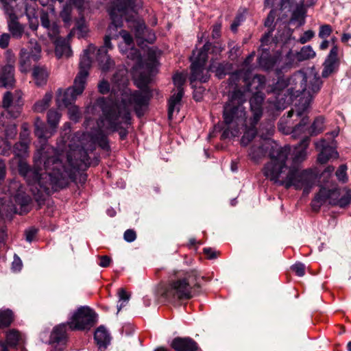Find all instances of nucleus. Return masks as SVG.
Masks as SVG:
<instances>
[{
    "mask_svg": "<svg viewBox=\"0 0 351 351\" xmlns=\"http://www.w3.org/2000/svg\"><path fill=\"white\" fill-rule=\"evenodd\" d=\"M62 154L49 145H44L38 149L34 155V162L37 166L43 164L44 170L30 168L28 164L20 159L19 173L24 177L32 193L41 197L43 193L49 194L64 188L70 180L75 178L76 172L85 170L90 165V157L87 151L80 148L67 154V166L63 163Z\"/></svg>",
    "mask_w": 351,
    "mask_h": 351,
    "instance_id": "obj_1",
    "label": "nucleus"
},
{
    "mask_svg": "<svg viewBox=\"0 0 351 351\" xmlns=\"http://www.w3.org/2000/svg\"><path fill=\"white\" fill-rule=\"evenodd\" d=\"M289 150L280 149L271 153L272 162L265 167V176L271 181L286 189L293 186L295 189H303L308 194L314 186L317 176L311 169L300 170L299 167L286 165Z\"/></svg>",
    "mask_w": 351,
    "mask_h": 351,
    "instance_id": "obj_2",
    "label": "nucleus"
},
{
    "mask_svg": "<svg viewBox=\"0 0 351 351\" xmlns=\"http://www.w3.org/2000/svg\"><path fill=\"white\" fill-rule=\"evenodd\" d=\"M156 62L154 59H150L146 62L145 66L147 73H141L139 75V82L137 86L141 90H131L130 89H123L121 93L120 99L113 101L112 99L106 98L110 102V108L117 112L126 109L130 112L129 107H132L138 117H143L149 106L152 94L147 88L150 82L151 75L154 72Z\"/></svg>",
    "mask_w": 351,
    "mask_h": 351,
    "instance_id": "obj_3",
    "label": "nucleus"
},
{
    "mask_svg": "<svg viewBox=\"0 0 351 351\" xmlns=\"http://www.w3.org/2000/svg\"><path fill=\"white\" fill-rule=\"evenodd\" d=\"M291 82L295 83V94L300 97L295 108L287 112L288 118L292 117L295 111L298 116H302L310 110L314 97L323 85L320 76L313 71H297L291 76Z\"/></svg>",
    "mask_w": 351,
    "mask_h": 351,
    "instance_id": "obj_4",
    "label": "nucleus"
},
{
    "mask_svg": "<svg viewBox=\"0 0 351 351\" xmlns=\"http://www.w3.org/2000/svg\"><path fill=\"white\" fill-rule=\"evenodd\" d=\"M243 97L240 91H235L223 106V117L227 128L221 134L222 140L237 136L245 125L246 112L243 106Z\"/></svg>",
    "mask_w": 351,
    "mask_h": 351,
    "instance_id": "obj_5",
    "label": "nucleus"
},
{
    "mask_svg": "<svg viewBox=\"0 0 351 351\" xmlns=\"http://www.w3.org/2000/svg\"><path fill=\"white\" fill-rule=\"evenodd\" d=\"M95 108L102 111V116L98 119L99 125L105 128L106 130L119 132L121 140L128 135L127 130L123 127L131 124V113L126 109L117 112L110 108V102L106 97H99L95 104Z\"/></svg>",
    "mask_w": 351,
    "mask_h": 351,
    "instance_id": "obj_6",
    "label": "nucleus"
},
{
    "mask_svg": "<svg viewBox=\"0 0 351 351\" xmlns=\"http://www.w3.org/2000/svg\"><path fill=\"white\" fill-rule=\"evenodd\" d=\"M197 278V271L194 270L186 272L183 276H178L166 287L163 295L171 302L191 298L192 289L199 287Z\"/></svg>",
    "mask_w": 351,
    "mask_h": 351,
    "instance_id": "obj_7",
    "label": "nucleus"
},
{
    "mask_svg": "<svg viewBox=\"0 0 351 351\" xmlns=\"http://www.w3.org/2000/svg\"><path fill=\"white\" fill-rule=\"evenodd\" d=\"M267 92L274 95V99H268L271 110H283L293 101V98L298 97L295 83L291 82V77H279L276 83L267 87Z\"/></svg>",
    "mask_w": 351,
    "mask_h": 351,
    "instance_id": "obj_8",
    "label": "nucleus"
},
{
    "mask_svg": "<svg viewBox=\"0 0 351 351\" xmlns=\"http://www.w3.org/2000/svg\"><path fill=\"white\" fill-rule=\"evenodd\" d=\"M141 5H135L134 0H117L109 11L112 20L108 28L107 36L117 39L120 36L118 28L123 26V18L130 12L136 13Z\"/></svg>",
    "mask_w": 351,
    "mask_h": 351,
    "instance_id": "obj_9",
    "label": "nucleus"
},
{
    "mask_svg": "<svg viewBox=\"0 0 351 351\" xmlns=\"http://www.w3.org/2000/svg\"><path fill=\"white\" fill-rule=\"evenodd\" d=\"M280 149H288L289 154L290 153V147L288 146L282 147L276 144H274L269 139L259 138L258 139H255L252 143V145L249 148L248 156L251 160L254 161V162H258L261 160L265 157L267 153L269 154L270 161L265 165L263 169V174L265 175L266 166L268 164L272 162L273 159H276L275 158H272L271 153L275 151H278Z\"/></svg>",
    "mask_w": 351,
    "mask_h": 351,
    "instance_id": "obj_10",
    "label": "nucleus"
},
{
    "mask_svg": "<svg viewBox=\"0 0 351 351\" xmlns=\"http://www.w3.org/2000/svg\"><path fill=\"white\" fill-rule=\"evenodd\" d=\"M208 47L209 44L204 45L200 49L193 51V56L191 57L192 62L191 65V84H193L195 81L204 83L209 79L210 75L208 72L210 71L204 68V65L207 61L204 51L206 50Z\"/></svg>",
    "mask_w": 351,
    "mask_h": 351,
    "instance_id": "obj_11",
    "label": "nucleus"
},
{
    "mask_svg": "<svg viewBox=\"0 0 351 351\" xmlns=\"http://www.w3.org/2000/svg\"><path fill=\"white\" fill-rule=\"evenodd\" d=\"M208 47L209 44L204 45L200 49L193 51V56L191 57L192 62L191 65V84H193L195 81L204 83L209 79L210 75L208 72L210 71L204 68V65L207 61L204 51L206 50Z\"/></svg>",
    "mask_w": 351,
    "mask_h": 351,
    "instance_id": "obj_12",
    "label": "nucleus"
},
{
    "mask_svg": "<svg viewBox=\"0 0 351 351\" xmlns=\"http://www.w3.org/2000/svg\"><path fill=\"white\" fill-rule=\"evenodd\" d=\"M96 322V314L88 306H80L67 322L71 330L89 329Z\"/></svg>",
    "mask_w": 351,
    "mask_h": 351,
    "instance_id": "obj_13",
    "label": "nucleus"
},
{
    "mask_svg": "<svg viewBox=\"0 0 351 351\" xmlns=\"http://www.w3.org/2000/svg\"><path fill=\"white\" fill-rule=\"evenodd\" d=\"M41 57V47L36 40H31L27 48H22L19 53V68L23 73L29 71L32 64Z\"/></svg>",
    "mask_w": 351,
    "mask_h": 351,
    "instance_id": "obj_14",
    "label": "nucleus"
},
{
    "mask_svg": "<svg viewBox=\"0 0 351 351\" xmlns=\"http://www.w3.org/2000/svg\"><path fill=\"white\" fill-rule=\"evenodd\" d=\"M86 83L75 78L73 86L66 90L59 88L57 92L56 101L59 107H68L72 105L77 97L82 94L85 88Z\"/></svg>",
    "mask_w": 351,
    "mask_h": 351,
    "instance_id": "obj_15",
    "label": "nucleus"
},
{
    "mask_svg": "<svg viewBox=\"0 0 351 351\" xmlns=\"http://www.w3.org/2000/svg\"><path fill=\"white\" fill-rule=\"evenodd\" d=\"M125 20L130 23L129 27L134 31L138 45L143 44L144 41L152 43L155 40V34L147 27L143 20L136 18L133 15H127Z\"/></svg>",
    "mask_w": 351,
    "mask_h": 351,
    "instance_id": "obj_16",
    "label": "nucleus"
},
{
    "mask_svg": "<svg viewBox=\"0 0 351 351\" xmlns=\"http://www.w3.org/2000/svg\"><path fill=\"white\" fill-rule=\"evenodd\" d=\"M339 197V189L337 188L328 189L325 187H322L312 200L311 207L313 210L317 211L326 202H328L330 204L335 206L336 205Z\"/></svg>",
    "mask_w": 351,
    "mask_h": 351,
    "instance_id": "obj_17",
    "label": "nucleus"
},
{
    "mask_svg": "<svg viewBox=\"0 0 351 351\" xmlns=\"http://www.w3.org/2000/svg\"><path fill=\"white\" fill-rule=\"evenodd\" d=\"M315 56L316 53L311 45L302 47L299 51L289 50L285 56L286 66L289 68L298 66L300 62L313 59Z\"/></svg>",
    "mask_w": 351,
    "mask_h": 351,
    "instance_id": "obj_18",
    "label": "nucleus"
},
{
    "mask_svg": "<svg viewBox=\"0 0 351 351\" xmlns=\"http://www.w3.org/2000/svg\"><path fill=\"white\" fill-rule=\"evenodd\" d=\"M112 39L110 36H105L104 46L97 49V60L101 69L104 71H108L114 64L113 60L108 55V50L112 49L113 47L110 42Z\"/></svg>",
    "mask_w": 351,
    "mask_h": 351,
    "instance_id": "obj_19",
    "label": "nucleus"
},
{
    "mask_svg": "<svg viewBox=\"0 0 351 351\" xmlns=\"http://www.w3.org/2000/svg\"><path fill=\"white\" fill-rule=\"evenodd\" d=\"M96 47L93 45H90L88 47L83 51V54L80 57V71L75 78H78L80 81L86 84V80L88 76V70L91 66V59L90 53H94Z\"/></svg>",
    "mask_w": 351,
    "mask_h": 351,
    "instance_id": "obj_20",
    "label": "nucleus"
},
{
    "mask_svg": "<svg viewBox=\"0 0 351 351\" xmlns=\"http://www.w3.org/2000/svg\"><path fill=\"white\" fill-rule=\"evenodd\" d=\"M265 95L263 93L257 91L250 99V110L252 117L250 119L253 125L257 124L263 116V103Z\"/></svg>",
    "mask_w": 351,
    "mask_h": 351,
    "instance_id": "obj_21",
    "label": "nucleus"
},
{
    "mask_svg": "<svg viewBox=\"0 0 351 351\" xmlns=\"http://www.w3.org/2000/svg\"><path fill=\"white\" fill-rule=\"evenodd\" d=\"M34 127L35 135L38 137L39 143L41 144L39 149H42L44 145H49L47 141L56 132V130L51 127L48 129L44 122L38 117L36 119Z\"/></svg>",
    "mask_w": 351,
    "mask_h": 351,
    "instance_id": "obj_22",
    "label": "nucleus"
},
{
    "mask_svg": "<svg viewBox=\"0 0 351 351\" xmlns=\"http://www.w3.org/2000/svg\"><path fill=\"white\" fill-rule=\"evenodd\" d=\"M326 141L324 139L316 143L315 146L317 149H321L318 155L317 161L320 164L326 163L330 158L338 157V153L334 147L326 145Z\"/></svg>",
    "mask_w": 351,
    "mask_h": 351,
    "instance_id": "obj_23",
    "label": "nucleus"
},
{
    "mask_svg": "<svg viewBox=\"0 0 351 351\" xmlns=\"http://www.w3.org/2000/svg\"><path fill=\"white\" fill-rule=\"evenodd\" d=\"M71 35L69 34L65 38H56L53 43L55 45V53L58 58L62 57L69 58L72 56V50L69 44Z\"/></svg>",
    "mask_w": 351,
    "mask_h": 351,
    "instance_id": "obj_24",
    "label": "nucleus"
},
{
    "mask_svg": "<svg viewBox=\"0 0 351 351\" xmlns=\"http://www.w3.org/2000/svg\"><path fill=\"white\" fill-rule=\"evenodd\" d=\"M171 348L176 351H197V343L190 337H176L171 343Z\"/></svg>",
    "mask_w": 351,
    "mask_h": 351,
    "instance_id": "obj_25",
    "label": "nucleus"
},
{
    "mask_svg": "<svg viewBox=\"0 0 351 351\" xmlns=\"http://www.w3.org/2000/svg\"><path fill=\"white\" fill-rule=\"evenodd\" d=\"M15 83L14 66L10 64L0 68V87H12Z\"/></svg>",
    "mask_w": 351,
    "mask_h": 351,
    "instance_id": "obj_26",
    "label": "nucleus"
},
{
    "mask_svg": "<svg viewBox=\"0 0 351 351\" xmlns=\"http://www.w3.org/2000/svg\"><path fill=\"white\" fill-rule=\"evenodd\" d=\"M309 141L310 138L308 136H305L300 141L295 147V152L291 166L299 167L298 165L306 159V149L308 146Z\"/></svg>",
    "mask_w": 351,
    "mask_h": 351,
    "instance_id": "obj_27",
    "label": "nucleus"
},
{
    "mask_svg": "<svg viewBox=\"0 0 351 351\" xmlns=\"http://www.w3.org/2000/svg\"><path fill=\"white\" fill-rule=\"evenodd\" d=\"M308 112L309 110L303 115L298 116L295 111L294 112L293 114H295L298 117L301 118L300 123L297 124L292 130V136L294 138L298 137L302 134H304V136L302 137V139L305 136H308L310 138L308 133L309 127L308 126L309 123V118L308 117Z\"/></svg>",
    "mask_w": 351,
    "mask_h": 351,
    "instance_id": "obj_28",
    "label": "nucleus"
},
{
    "mask_svg": "<svg viewBox=\"0 0 351 351\" xmlns=\"http://www.w3.org/2000/svg\"><path fill=\"white\" fill-rule=\"evenodd\" d=\"M97 129L91 131L90 137L92 141L98 144V145L104 150H109L110 145L107 135L104 132L105 128L99 125L98 121H97Z\"/></svg>",
    "mask_w": 351,
    "mask_h": 351,
    "instance_id": "obj_29",
    "label": "nucleus"
},
{
    "mask_svg": "<svg viewBox=\"0 0 351 351\" xmlns=\"http://www.w3.org/2000/svg\"><path fill=\"white\" fill-rule=\"evenodd\" d=\"M231 69L232 64L226 61L218 62L217 60H214L213 58L211 60L209 65V71L215 73V75L219 79L224 77L228 73H229Z\"/></svg>",
    "mask_w": 351,
    "mask_h": 351,
    "instance_id": "obj_30",
    "label": "nucleus"
},
{
    "mask_svg": "<svg viewBox=\"0 0 351 351\" xmlns=\"http://www.w3.org/2000/svg\"><path fill=\"white\" fill-rule=\"evenodd\" d=\"M94 339L99 349L104 350L110 344L111 337L106 328L103 326H100L95 332Z\"/></svg>",
    "mask_w": 351,
    "mask_h": 351,
    "instance_id": "obj_31",
    "label": "nucleus"
},
{
    "mask_svg": "<svg viewBox=\"0 0 351 351\" xmlns=\"http://www.w3.org/2000/svg\"><path fill=\"white\" fill-rule=\"evenodd\" d=\"M66 324H62L56 326L50 335V342L64 345L66 341Z\"/></svg>",
    "mask_w": 351,
    "mask_h": 351,
    "instance_id": "obj_32",
    "label": "nucleus"
},
{
    "mask_svg": "<svg viewBox=\"0 0 351 351\" xmlns=\"http://www.w3.org/2000/svg\"><path fill=\"white\" fill-rule=\"evenodd\" d=\"M306 13V9L305 7V1L300 0L297 3L295 10L293 11L290 21L291 23L298 21L300 25L304 23V17Z\"/></svg>",
    "mask_w": 351,
    "mask_h": 351,
    "instance_id": "obj_33",
    "label": "nucleus"
},
{
    "mask_svg": "<svg viewBox=\"0 0 351 351\" xmlns=\"http://www.w3.org/2000/svg\"><path fill=\"white\" fill-rule=\"evenodd\" d=\"M184 95V90L180 89L176 93H174L169 99V108H168V117L169 119H172L173 112L177 110L179 111L180 101Z\"/></svg>",
    "mask_w": 351,
    "mask_h": 351,
    "instance_id": "obj_34",
    "label": "nucleus"
},
{
    "mask_svg": "<svg viewBox=\"0 0 351 351\" xmlns=\"http://www.w3.org/2000/svg\"><path fill=\"white\" fill-rule=\"evenodd\" d=\"M276 10L272 9L269 12L267 19L265 21V26L270 29L268 31V32L265 33L261 39L263 45H267L268 42L269 41V38L271 36L272 33L274 32V28L272 27V25L276 18Z\"/></svg>",
    "mask_w": 351,
    "mask_h": 351,
    "instance_id": "obj_35",
    "label": "nucleus"
},
{
    "mask_svg": "<svg viewBox=\"0 0 351 351\" xmlns=\"http://www.w3.org/2000/svg\"><path fill=\"white\" fill-rule=\"evenodd\" d=\"M8 28L11 35L16 39L21 38L24 34L25 25L19 22V19L8 21Z\"/></svg>",
    "mask_w": 351,
    "mask_h": 351,
    "instance_id": "obj_36",
    "label": "nucleus"
},
{
    "mask_svg": "<svg viewBox=\"0 0 351 351\" xmlns=\"http://www.w3.org/2000/svg\"><path fill=\"white\" fill-rule=\"evenodd\" d=\"M32 75L37 86H41L47 83L48 73L45 68L35 66L33 69Z\"/></svg>",
    "mask_w": 351,
    "mask_h": 351,
    "instance_id": "obj_37",
    "label": "nucleus"
},
{
    "mask_svg": "<svg viewBox=\"0 0 351 351\" xmlns=\"http://www.w3.org/2000/svg\"><path fill=\"white\" fill-rule=\"evenodd\" d=\"M119 48L120 51L123 54H125L128 58L136 60L138 64L142 63L141 53L137 49L134 48V46L129 47L130 49L128 50L123 49V44H119Z\"/></svg>",
    "mask_w": 351,
    "mask_h": 351,
    "instance_id": "obj_38",
    "label": "nucleus"
},
{
    "mask_svg": "<svg viewBox=\"0 0 351 351\" xmlns=\"http://www.w3.org/2000/svg\"><path fill=\"white\" fill-rule=\"evenodd\" d=\"M209 44V47L205 53L206 55V60L208 59V53H210L215 57V60L221 55V53L225 49V45L219 42H215L214 43L206 42L204 45Z\"/></svg>",
    "mask_w": 351,
    "mask_h": 351,
    "instance_id": "obj_39",
    "label": "nucleus"
},
{
    "mask_svg": "<svg viewBox=\"0 0 351 351\" xmlns=\"http://www.w3.org/2000/svg\"><path fill=\"white\" fill-rule=\"evenodd\" d=\"M52 99V94L51 93H46L43 98L34 105L33 109L36 112H44L50 104Z\"/></svg>",
    "mask_w": 351,
    "mask_h": 351,
    "instance_id": "obj_40",
    "label": "nucleus"
},
{
    "mask_svg": "<svg viewBox=\"0 0 351 351\" xmlns=\"http://www.w3.org/2000/svg\"><path fill=\"white\" fill-rule=\"evenodd\" d=\"M29 145L27 143L17 142L13 147V152L16 157L23 159L28 156Z\"/></svg>",
    "mask_w": 351,
    "mask_h": 351,
    "instance_id": "obj_41",
    "label": "nucleus"
},
{
    "mask_svg": "<svg viewBox=\"0 0 351 351\" xmlns=\"http://www.w3.org/2000/svg\"><path fill=\"white\" fill-rule=\"evenodd\" d=\"M251 127L247 129L241 139V145L243 147L247 146L256 135V130L255 126L256 124L253 125L250 120Z\"/></svg>",
    "mask_w": 351,
    "mask_h": 351,
    "instance_id": "obj_42",
    "label": "nucleus"
},
{
    "mask_svg": "<svg viewBox=\"0 0 351 351\" xmlns=\"http://www.w3.org/2000/svg\"><path fill=\"white\" fill-rule=\"evenodd\" d=\"M276 58L269 56L267 53L262 54L258 58V63L265 70H269L274 67Z\"/></svg>",
    "mask_w": 351,
    "mask_h": 351,
    "instance_id": "obj_43",
    "label": "nucleus"
},
{
    "mask_svg": "<svg viewBox=\"0 0 351 351\" xmlns=\"http://www.w3.org/2000/svg\"><path fill=\"white\" fill-rule=\"evenodd\" d=\"M324 118L323 117H317L314 120L312 125L309 127V135L314 136L322 132L324 130Z\"/></svg>",
    "mask_w": 351,
    "mask_h": 351,
    "instance_id": "obj_44",
    "label": "nucleus"
},
{
    "mask_svg": "<svg viewBox=\"0 0 351 351\" xmlns=\"http://www.w3.org/2000/svg\"><path fill=\"white\" fill-rule=\"evenodd\" d=\"M3 128L4 135L8 140L14 139L17 134V128L15 124H5L4 120L0 123Z\"/></svg>",
    "mask_w": 351,
    "mask_h": 351,
    "instance_id": "obj_45",
    "label": "nucleus"
},
{
    "mask_svg": "<svg viewBox=\"0 0 351 351\" xmlns=\"http://www.w3.org/2000/svg\"><path fill=\"white\" fill-rule=\"evenodd\" d=\"M13 321V313L12 311L7 309L0 311V328L7 327Z\"/></svg>",
    "mask_w": 351,
    "mask_h": 351,
    "instance_id": "obj_46",
    "label": "nucleus"
},
{
    "mask_svg": "<svg viewBox=\"0 0 351 351\" xmlns=\"http://www.w3.org/2000/svg\"><path fill=\"white\" fill-rule=\"evenodd\" d=\"M61 114L56 110H49L47 112V123L51 128L56 129L60 119Z\"/></svg>",
    "mask_w": 351,
    "mask_h": 351,
    "instance_id": "obj_47",
    "label": "nucleus"
},
{
    "mask_svg": "<svg viewBox=\"0 0 351 351\" xmlns=\"http://www.w3.org/2000/svg\"><path fill=\"white\" fill-rule=\"evenodd\" d=\"M20 113L21 111L19 106H11V108L5 109V111L1 112L0 116V123L3 121L4 118L16 119L19 116Z\"/></svg>",
    "mask_w": 351,
    "mask_h": 351,
    "instance_id": "obj_48",
    "label": "nucleus"
},
{
    "mask_svg": "<svg viewBox=\"0 0 351 351\" xmlns=\"http://www.w3.org/2000/svg\"><path fill=\"white\" fill-rule=\"evenodd\" d=\"M21 340V336L17 330H10L6 335V341L10 346L15 347Z\"/></svg>",
    "mask_w": 351,
    "mask_h": 351,
    "instance_id": "obj_49",
    "label": "nucleus"
},
{
    "mask_svg": "<svg viewBox=\"0 0 351 351\" xmlns=\"http://www.w3.org/2000/svg\"><path fill=\"white\" fill-rule=\"evenodd\" d=\"M323 66L324 68L322 72V77L326 78L335 72L336 67L337 66V63L325 60Z\"/></svg>",
    "mask_w": 351,
    "mask_h": 351,
    "instance_id": "obj_50",
    "label": "nucleus"
},
{
    "mask_svg": "<svg viewBox=\"0 0 351 351\" xmlns=\"http://www.w3.org/2000/svg\"><path fill=\"white\" fill-rule=\"evenodd\" d=\"M15 202L22 207L27 206L32 201L31 197L25 193L18 191L14 196Z\"/></svg>",
    "mask_w": 351,
    "mask_h": 351,
    "instance_id": "obj_51",
    "label": "nucleus"
},
{
    "mask_svg": "<svg viewBox=\"0 0 351 351\" xmlns=\"http://www.w3.org/2000/svg\"><path fill=\"white\" fill-rule=\"evenodd\" d=\"M118 294L119 302H121V303L117 306V313L121 311L122 307H123L130 300V295L127 293L124 289H119Z\"/></svg>",
    "mask_w": 351,
    "mask_h": 351,
    "instance_id": "obj_52",
    "label": "nucleus"
},
{
    "mask_svg": "<svg viewBox=\"0 0 351 351\" xmlns=\"http://www.w3.org/2000/svg\"><path fill=\"white\" fill-rule=\"evenodd\" d=\"M46 29L47 30L48 36L52 43L56 38H61L58 36L60 33L59 26L56 23H53L52 25Z\"/></svg>",
    "mask_w": 351,
    "mask_h": 351,
    "instance_id": "obj_53",
    "label": "nucleus"
},
{
    "mask_svg": "<svg viewBox=\"0 0 351 351\" xmlns=\"http://www.w3.org/2000/svg\"><path fill=\"white\" fill-rule=\"evenodd\" d=\"M71 7L69 5H65L60 12V17L65 24H69L71 21Z\"/></svg>",
    "mask_w": 351,
    "mask_h": 351,
    "instance_id": "obj_54",
    "label": "nucleus"
},
{
    "mask_svg": "<svg viewBox=\"0 0 351 351\" xmlns=\"http://www.w3.org/2000/svg\"><path fill=\"white\" fill-rule=\"evenodd\" d=\"M332 32V29L330 25H322L319 27L318 36L320 38L325 39L331 34Z\"/></svg>",
    "mask_w": 351,
    "mask_h": 351,
    "instance_id": "obj_55",
    "label": "nucleus"
},
{
    "mask_svg": "<svg viewBox=\"0 0 351 351\" xmlns=\"http://www.w3.org/2000/svg\"><path fill=\"white\" fill-rule=\"evenodd\" d=\"M25 14L27 18L29 19V25L30 29L33 31H36L38 27V22L37 18L34 16V14H33V16H32L31 14L28 12L27 5H25Z\"/></svg>",
    "mask_w": 351,
    "mask_h": 351,
    "instance_id": "obj_56",
    "label": "nucleus"
},
{
    "mask_svg": "<svg viewBox=\"0 0 351 351\" xmlns=\"http://www.w3.org/2000/svg\"><path fill=\"white\" fill-rule=\"evenodd\" d=\"M119 34L122 37L125 45L128 47L134 46L133 38L130 33L122 29L119 32Z\"/></svg>",
    "mask_w": 351,
    "mask_h": 351,
    "instance_id": "obj_57",
    "label": "nucleus"
},
{
    "mask_svg": "<svg viewBox=\"0 0 351 351\" xmlns=\"http://www.w3.org/2000/svg\"><path fill=\"white\" fill-rule=\"evenodd\" d=\"M347 167L345 165H341L336 171V176L339 181L346 182L348 180L346 174Z\"/></svg>",
    "mask_w": 351,
    "mask_h": 351,
    "instance_id": "obj_58",
    "label": "nucleus"
},
{
    "mask_svg": "<svg viewBox=\"0 0 351 351\" xmlns=\"http://www.w3.org/2000/svg\"><path fill=\"white\" fill-rule=\"evenodd\" d=\"M12 103V95L10 92H6L2 99V107L5 109H8L11 108V104Z\"/></svg>",
    "mask_w": 351,
    "mask_h": 351,
    "instance_id": "obj_59",
    "label": "nucleus"
},
{
    "mask_svg": "<svg viewBox=\"0 0 351 351\" xmlns=\"http://www.w3.org/2000/svg\"><path fill=\"white\" fill-rule=\"evenodd\" d=\"M173 81L175 86L177 87V90L183 89L182 86L185 82V79L181 73H176L173 77Z\"/></svg>",
    "mask_w": 351,
    "mask_h": 351,
    "instance_id": "obj_60",
    "label": "nucleus"
},
{
    "mask_svg": "<svg viewBox=\"0 0 351 351\" xmlns=\"http://www.w3.org/2000/svg\"><path fill=\"white\" fill-rule=\"evenodd\" d=\"M19 142L27 143V144L30 143L29 132L25 125H23L22 130L19 134Z\"/></svg>",
    "mask_w": 351,
    "mask_h": 351,
    "instance_id": "obj_61",
    "label": "nucleus"
},
{
    "mask_svg": "<svg viewBox=\"0 0 351 351\" xmlns=\"http://www.w3.org/2000/svg\"><path fill=\"white\" fill-rule=\"evenodd\" d=\"M10 34L8 33H3L0 36V48L5 49H6L10 43Z\"/></svg>",
    "mask_w": 351,
    "mask_h": 351,
    "instance_id": "obj_62",
    "label": "nucleus"
},
{
    "mask_svg": "<svg viewBox=\"0 0 351 351\" xmlns=\"http://www.w3.org/2000/svg\"><path fill=\"white\" fill-rule=\"evenodd\" d=\"M292 269L298 276H303L305 274V265L302 263H296L292 266Z\"/></svg>",
    "mask_w": 351,
    "mask_h": 351,
    "instance_id": "obj_63",
    "label": "nucleus"
},
{
    "mask_svg": "<svg viewBox=\"0 0 351 351\" xmlns=\"http://www.w3.org/2000/svg\"><path fill=\"white\" fill-rule=\"evenodd\" d=\"M315 36V33L312 30H307L306 31L303 35L299 38V42L301 44H305L308 41H309L311 39H312Z\"/></svg>",
    "mask_w": 351,
    "mask_h": 351,
    "instance_id": "obj_64",
    "label": "nucleus"
}]
</instances>
